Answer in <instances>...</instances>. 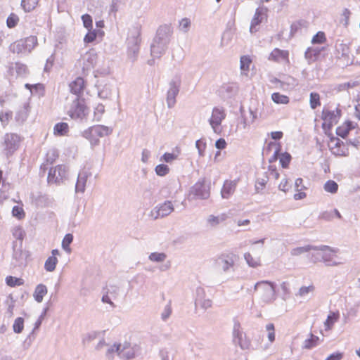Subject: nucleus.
I'll return each instance as SVG.
<instances>
[{
  "mask_svg": "<svg viewBox=\"0 0 360 360\" xmlns=\"http://www.w3.org/2000/svg\"><path fill=\"white\" fill-rule=\"evenodd\" d=\"M173 35V27L171 25H162L157 31L150 44L152 57L160 58L166 52Z\"/></svg>",
  "mask_w": 360,
  "mask_h": 360,
  "instance_id": "f257e3e1",
  "label": "nucleus"
},
{
  "mask_svg": "<svg viewBox=\"0 0 360 360\" xmlns=\"http://www.w3.org/2000/svg\"><path fill=\"white\" fill-rule=\"evenodd\" d=\"M141 41V28L139 26L134 27L127 39V56L133 62L137 59Z\"/></svg>",
  "mask_w": 360,
  "mask_h": 360,
  "instance_id": "f03ea898",
  "label": "nucleus"
},
{
  "mask_svg": "<svg viewBox=\"0 0 360 360\" xmlns=\"http://www.w3.org/2000/svg\"><path fill=\"white\" fill-rule=\"evenodd\" d=\"M112 129L104 125H94L82 132V136L89 141L91 146L99 143V138L110 134Z\"/></svg>",
  "mask_w": 360,
  "mask_h": 360,
  "instance_id": "7ed1b4c3",
  "label": "nucleus"
},
{
  "mask_svg": "<svg viewBox=\"0 0 360 360\" xmlns=\"http://www.w3.org/2000/svg\"><path fill=\"white\" fill-rule=\"evenodd\" d=\"M276 287L273 282L262 281L255 283L254 290L259 294L262 302L269 303L276 299Z\"/></svg>",
  "mask_w": 360,
  "mask_h": 360,
  "instance_id": "20e7f679",
  "label": "nucleus"
},
{
  "mask_svg": "<svg viewBox=\"0 0 360 360\" xmlns=\"http://www.w3.org/2000/svg\"><path fill=\"white\" fill-rule=\"evenodd\" d=\"M37 44L35 36H30L25 39L17 40L9 46V50L17 54H26L31 52Z\"/></svg>",
  "mask_w": 360,
  "mask_h": 360,
  "instance_id": "39448f33",
  "label": "nucleus"
},
{
  "mask_svg": "<svg viewBox=\"0 0 360 360\" xmlns=\"http://www.w3.org/2000/svg\"><path fill=\"white\" fill-rule=\"evenodd\" d=\"M189 195L193 199H207L210 195V183H206L205 178L199 179L191 188Z\"/></svg>",
  "mask_w": 360,
  "mask_h": 360,
  "instance_id": "423d86ee",
  "label": "nucleus"
},
{
  "mask_svg": "<svg viewBox=\"0 0 360 360\" xmlns=\"http://www.w3.org/2000/svg\"><path fill=\"white\" fill-rule=\"evenodd\" d=\"M181 80L179 76L174 77L169 83V89L167 92L166 103L169 108H172L176 103V97L178 96Z\"/></svg>",
  "mask_w": 360,
  "mask_h": 360,
  "instance_id": "0eeeda50",
  "label": "nucleus"
},
{
  "mask_svg": "<svg viewBox=\"0 0 360 360\" xmlns=\"http://www.w3.org/2000/svg\"><path fill=\"white\" fill-rule=\"evenodd\" d=\"M87 108L84 105L83 100H79L77 97L71 105L70 110H68L69 116L73 120H82L85 118L87 114Z\"/></svg>",
  "mask_w": 360,
  "mask_h": 360,
  "instance_id": "6e6552de",
  "label": "nucleus"
},
{
  "mask_svg": "<svg viewBox=\"0 0 360 360\" xmlns=\"http://www.w3.org/2000/svg\"><path fill=\"white\" fill-rule=\"evenodd\" d=\"M20 142V136L13 133H7L4 137V150L7 157L11 155L19 147Z\"/></svg>",
  "mask_w": 360,
  "mask_h": 360,
  "instance_id": "1a4fd4ad",
  "label": "nucleus"
},
{
  "mask_svg": "<svg viewBox=\"0 0 360 360\" xmlns=\"http://www.w3.org/2000/svg\"><path fill=\"white\" fill-rule=\"evenodd\" d=\"M68 168L65 165H59L49 169L47 181L49 184H60L67 177Z\"/></svg>",
  "mask_w": 360,
  "mask_h": 360,
  "instance_id": "9d476101",
  "label": "nucleus"
},
{
  "mask_svg": "<svg viewBox=\"0 0 360 360\" xmlns=\"http://www.w3.org/2000/svg\"><path fill=\"white\" fill-rule=\"evenodd\" d=\"M233 340L242 349H249L251 347L250 342L247 340L245 334L240 329V324L238 321H234L233 328Z\"/></svg>",
  "mask_w": 360,
  "mask_h": 360,
  "instance_id": "9b49d317",
  "label": "nucleus"
},
{
  "mask_svg": "<svg viewBox=\"0 0 360 360\" xmlns=\"http://www.w3.org/2000/svg\"><path fill=\"white\" fill-rule=\"evenodd\" d=\"M225 117L226 113L222 108L214 107L213 108L212 116L209 120V123L214 132L219 133L221 131L219 127Z\"/></svg>",
  "mask_w": 360,
  "mask_h": 360,
  "instance_id": "f8f14e48",
  "label": "nucleus"
},
{
  "mask_svg": "<svg viewBox=\"0 0 360 360\" xmlns=\"http://www.w3.org/2000/svg\"><path fill=\"white\" fill-rule=\"evenodd\" d=\"M234 255L232 254L221 255L215 260V266L218 269H221L224 272H227L230 268L234 265Z\"/></svg>",
  "mask_w": 360,
  "mask_h": 360,
  "instance_id": "ddd939ff",
  "label": "nucleus"
},
{
  "mask_svg": "<svg viewBox=\"0 0 360 360\" xmlns=\"http://www.w3.org/2000/svg\"><path fill=\"white\" fill-rule=\"evenodd\" d=\"M342 115V111L338 108L335 110H330L324 108L321 113V119L325 122H329L334 124L338 122Z\"/></svg>",
  "mask_w": 360,
  "mask_h": 360,
  "instance_id": "4468645a",
  "label": "nucleus"
},
{
  "mask_svg": "<svg viewBox=\"0 0 360 360\" xmlns=\"http://www.w3.org/2000/svg\"><path fill=\"white\" fill-rule=\"evenodd\" d=\"M326 250H332L330 246L321 245L319 246L311 245H308L303 247H297L292 249L290 253L292 256H298L305 252H308L311 250H319V251H324Z\"/></svg>",
  "mask_w": 360,
  "mask_h": 360,
  "instance_id": "2eb2a0df",
  "label": "nucleus"
},
{
  "mask_svg": "<svg viewBox=\"0 0 360 360\" xmlns=\"http://www.w3.org/2000/svg\"><path fill=\"white\" fill-rule=\"evenodd\" d=\"M139 348L136 346L131 347L129 342H124L122 345L119 352V357L122 359H131L135 357Z\"/></svg>",
  "mask_w": 360,
  "mask_h": 360,
  "instance_id": "dca6fc26",
  "label": "nucleus"
},
{
  "mask_svg": "<svg viewBox=\"0 0 360 360\" xmlns=\"http://www.w3.org/2000/svg\"><path fill=\"white\" fill-rule=\"evenodd\" d=\"M155 210L156 212L155 219H157L169 215L174 210V207L171 201L167 200L159 206H156Z\"/></svg>",
  "mask_w": 360,
  "mask_h": 360,
  "instance_id": "f3484780",
  "label": "nucleus"
},
{
  "mask_svg": "<svg viewBox=\"0 0 360 360\" xmlns=\"http://www.w3.org/2000/svg\"><path fill=\"white\" fill-rule=\"evenodd\" d=\"M91 176V173L86 171H81L77 176V182L75 184V192L76 193H84L85 191L86 184L87 179Z\"/></svg>",
  "mask_w": 360,
  "mask_h": 360,
  "instance_id": "a211bd4d",
  "label": "nucleus"
},
{
  "mask_svg": "<svg viewBox=\"0 0 360 360\" xmlns=\"http://www.w3.org/2000/svg\"><path fill=\"white\" fill-rule=\"evenodd\" d=\"M356 124L352 121L347 120L342 125L339 126L336 129V134L342 139H345L349 131L355 128Z\"/></svg>",
  "mask_w": 360,
  "mask_h": 360,
  "instance_id": "6ab92c4d",
  "label": "nucleus"
},
{
  "mask_svg": "<svg viewBox=\"0 0 360 360\" xmlns=\"http://www.w3.org/2000/svg\"><path fill=\"white\" fill-rule=\"evenodd\" d=\"M16 242H13V259L15 260L16 264L15 265H22L24 263H25L27 254L26 252H24L21 248H16Z\"/></svg>",
  "mask_w": 360,
  "mask_h": 360,
  "instance_id": "aec40b11",
  "label": "nucleus"
},
{
  "mask_svg": "<svg viewBox=\"0 0 360 360\" xmlns=\"http://www.w3.org/2000/svg\"><path fill=\"white\" fill-rule=\"evenodd\" d=\"M219 92L224 98H229L237 94L238 86L236 84H226L221 87Z\"/></svg>",
  "mask_w": 360,
  "mask_h": 360,
  "instance_id": "412c9836",
  "label": "nucleus"
},
{
  "mask_svg": "<svg viewBox=\"0 0 360 360\" xmlns=\"http://www.w3.org/2000/svg\"><path fill=\"white\" fill-rule=\"evenodd\" d=\"M85 82L83 78L78 77L70 84V91L77 96L83 93Z\"/></svg>",
  "mask_w": 360,
  "mask_h": 360,
  "instance_id": "4be33fe9",
  "label": "nucleus"
},
{
  "mask_svg": "<svg viewBox=\"0 0 360 360\" xmlns=\"http://www.w3.org/2000/svg\"><path fill=\"white\" fill-rule=\"evenodd\" d=\"M264 15V12L262 8H257L254 17L251 20V24L250 27V32L251 33H255L257 30L256 29V26L259 25L263 20V16Z\"/></svg>",
  "mask_w": 360,
  "mask_h": 360,
  "instance_id": "5701e85b",
  "label": "nucleus"
},
{
  "mask_svg": "<svg viewBox=\"0 0 360 360\" xmlns=\"http://www.w3.org/2000/svg\"><path fill=\"white\" fill-rule=\"evenodd\" d=\"M330 248L332 249L331 251L329 250H326L324 251H321L322 252L321 262H324L326 266H338L340 264V262L333 261V257L330 254V252H337L338 250L333 249L332 248Z\"/></svg>",
  "mask_w": 360,
  "mask_h": 360,
  "instance_id": "b1692460",
  "label": "nucleus"
},
{
  "mask_svg": "<svg viewBox=\"0 0 360 360\" xmlns=\"http://www.w3.org/2000/svg\"><path fill=\"white\" fill-rule=\"evenodd\" d=\"M236 184L232 181H225L221 191V195L223 198H229L234 192Z\"/></svg>",
  "mask_w": 360,
  "mask_h": 360,
  "instance_id": "393cba45",
  "label": "nucleus"
},
{
  "mask_svg": "<svg viewBox=\"0 0 360 360\" xmlns=\"http://www.w3.org/2000/svg\"><path fill=\"white\" fill-rule=\"evenodd\" d=\"M337 142L335 143V148L337 150L333 152L335 156L347 157L349 155V152L348 147H347L345 142L341 141L340 139H336Z\"/></svg>",
  "mask_w": 360,
  "mask_h": 360,
  "instance_id": "a878e982",
  "label": "nucleus"
},
{
  "mask_svg": "<svg viewBox=\"0 0 360 360\" xmlns=\"http://www.w3.org/2000/svg\"><path fill=\"white\" fill-rule=\"evenodd\" d=\"M324 48H311L309 47L304 52V57L308 60L309 63L315 61L319 56L321 51Z\"/></svg>",
  "mask_w": 360,
  "mask_h": 360,
  "instance_id": "bb28decb",
  "label": "nucleus"
},
{
  "mask_svg": "<svg viewBox=\"0 0 360 360\" xmlns=\"http://www.w3.org/2000/svg\"><path fill=\"white\" fill-rule=\"evenodd\" d=\"M288 58V52L287 51L274 49L270 53L269 59L274 61L285 60Z\"/></svg>",
  "mask_w": 360,
  "mask_h": 360,
  "instance_id": "cd10ccee",
  "label": "nucleus"
},
{
  "mask_svg": "<svg viewBox=\"0 0 360 360\" xmlns=\"http://www.w3.org/2000/svg\"><path fill=\"white\" fill-rule=\"evenodd\" d=\"M47 293V288L44 284H39L36 286L33 296L34 300L40 303L43 300V297Z\"/></svg>",
  "mask_w": 360,
  "mask_h": 360,
  "instance_id": "c85d7f7f",
  "label": "nucleus"
},
{
  "mask_svg": "<svg viewBox=\"0 0 360 360\" xmlns=\"http://www.w3.org/2000/svg\"><path fill=\"white\" fill-rule=\"evenodd\" d=\"M14 70L16 72V76H23L27 73V68L22 63H15L9 68L8 72L13 75Z\"/></svg>",
  "mask_w": 360,
  "mask_h": 360,
  "instance_id": "c756f323",
  "label": "nucleus"
},
{
  "mask_svg": "<svg viewBox=\"0 0 360 360\" xmlns=\"http://www.w3.org/2000/svg\"><path fill=\"white\" fill-rule=\"evenodd\" d=\"M69 131V126L66 122L56 123L53 127V133L56 136H65Z\"/></svg>",
  "mask_w": 360,
  "mask_h": 360,
  "instance_id": "7c9ffc66",
  "label": "nucleus"
},
{
  "mask_svg": "<svg viewBox=\"0 0 360 360\" xmlns=\"http://www.w3.org/2000/svg\"><path fill=\"white\" fill-rule=\"evenodd\" d=\"M121 347L122 344L114 343L108 349L105 356L110 360H113L115 354L119 356V352L121 349Z\"/></svg>",
  "mask_w": 360,
  "mask_h": 360,
  "instance_id": "2f4dec72",
  "label": "nucleus"
},
{
  "mask_svg": "<svg viewBox=\"0 0 360 360\" xmlns=\"http://www.w3.org/2000/svg\"><path fill=\"white\" fill-rule=\"evenodd\" d=\"M319 340V337L310 333V338L304 340L302 348L311 349L318 345Z\"/></svg>",
  "mask_w": 360,
  "mask_h": 360,
  "instance_id": "473e14b6",
  "label": "nucleus"
},
{
  "mask_svg": "<svg viewBox=\"0 0 360 360\" xmlns=\"http://www.w3.org/2000/svg\"><path fill=\"white\" fill-rule=\"evenodd\" d=\"M58 263V259L53 256H49L44 264V269L46 271L52 272L55 270L56 264Z\"/></svg>",
  "mask_w": 360,
  "mask_h": 360,
  "instance_id": "72a5a7b5",
  "label": "nucleus"
},
{
  "mask_svg": "<svg viewBox=\"0 0 360 360\" xmlns=\"http://www.w3.org/2000/svg\"><path fill=\"white\" fill-rule=\"evenodd\" d=\"M226 216L221 214L219 216L210 215L207 219V223L212 227L217 226L220 222L226 220Z\"/></svg>",
  "mask_w": 360,
  "mask_h": 360,
  "instance_id": "f704fd0d",
  "label": "nucleus"
},
{
  "mask_svg": "<svg viewBox=\"0 0 360 360\" xmlns=\"http://www.w3.org/2000/svg\"><path fill=\"white\" fill-rule=\"evenodd\" d=\"M272 101L277 104H287L289 103V98L287 96L275 92L271 94Z\"/></svg>",
  "mask_w": 360,
  "mask_h": 360,
  "instance_id": "c9c22d12",
  "label": "nucleus"
},
{
  "mask_svg": "<svg viewBox=\"0 0 360 360\" xmlns=\"http://www.w3.org/2000/svg\"><path fill=\"white\" fill-rule=\"evenodd\" d=\"M73 240V235L72 233H67L64 236L62 240V248L63 249L68 253L71 252V248L70 247V244Z\"/></svg>",
  "mask_w": 360,
  "mask_h": 360,
  "instance_id": "e433bc0d",
  "label": "nucleus"
},
{
  "mask_svg": "<svg viewBox=\"0 0 360 360\" xmlns=\"http://www.w3.org/2000/svg\"><path fill=\"white\" fill-rule=\"evenodd\" d=\"M291 160L292 156L289 153L285 152L283 153H280L279 161L283 168H288Z\"/></svg>",
  "mask_w": 360,
  "mask_h": 360,
  "instance_id": "4c0bfd02",
  "label": "nucleus"
},
{
  "mask_svg": "<svg viewBox=\"0 0 360 360\" xmlns=\"http://www.w3.org/2000/svg\"><path fill=\"white\" fill-rule=\"evenodd\" d=\"M39 0H22L21 6L26 12L32 11L37 5Z\"/></svg>",
  "mask_w": 360,
  "mask_h": 360,
  "instance_id": "58836bf2",
  "label": "nucleus"
},
{
  "mask_svg": "<svg viewBox=\"0 0 360 360\" xmlns=\"http://www.w3.org/2000/svg\"><path fill=\"white\" fill-rule=\"evenodd\" d=\"M309 103L311 109L314 110L321 105L320 96L316 92L310 93Z\"/></svg>",
  "mask_w": 360,
  "mask_h": 360,
  "instance_id": "ea45409f",
  "label": "nucleus"
},
{
  "mask_svg": "<svg viewBox=\"0 0 360 360\" xmlns=\"http://www.w3.org/2000/svg\"><path fill=\"white\" fill-rule=\"evenodd\" d=\"M324 190L330 193H336L338 190V184L333 180H328L324 184Z\"/></svg>",
  "mask_w": 360,
  "mask_h": 360,
  "instance_id": "a19ab883",
  "label": "nucleus"
},
{
  "mask_svg": "<svg viewBox=\"0 0 360 360\" xmlns=\"http://www.w3.org/2000/svg\"><path fill=\"white\" fill-rule=\"evenodd\" d=\"M6 283L10 287L20 286L24 283L22 278L8 276L6 278Z\"/></svg>",
  "mask_w": 360,
  "mask_h": 360,
  "instance_id": "79ce46f5",
  "label": "nucleus"
},
{
  "mask_svg": "<svg viewBox=\"0 0 360 360\" xmlns=\"http://www.w3.org/2000/svg\"><path fill=\"white\" fill-rule=\"evenodd\" d=\"M27 106H28V105H25L22 109L16 112L15 118L18 122L22 123L27 119L28 115Z\"/></svg>",
  "mask_w": 360,
  "mask_h": 360,
  "instance_id": "37998d69",
  "label": "nucleus"
},
{
  "mask_svg": "<svg viewBox=\"0 0 360 360\" xmlns=\"http://www.w3.org/2000/svg\"><path fill=\"white\" fill-rule=\"evenodd\" d=\"M271 146H276V148L273 154V155L270 158V159L269 160V162L270 163H272L275 161L277 160V159L279 158L280 156V153H281V144L280 143H278L276 144V143L274 142H270L268 145V149Z\"/></svg>",
  "mask_w": 360,
  "mask_h": 360,
  "instance_id": "c03bdc74",
  "label": "nucleus"
},
{
  "mask_svg": "<svg viewBox=\"0 0 360 360\" xmlns=\"http://www.w3.org/2000/svg\"><path fill=\"white\" fill-rule=\"evenodd\" d=\"M24 328V319L18 317L13 325V331L15 333H20Z\"/></svg>",
  "mask_w": 360,
  "mask_h": 360,
  "instance_id": "a18cd8bd",
  "label": "nucleus"
},
{
  "mask_svg": "<svg viewBox=\"0 0 360 360\" xmlns=\"http://www.w3.org/2000/svg\"><path fill=\"white\" fill-rule=\"evenodd\" d=\"M338 314L333 312L328 315L327 319L325 321L326 329H330L333 326L334 323L338 320Z\"/></svg>",
  "mask_w": 360,
  "mask_h": 360,
  "instance_id": "49530a36",
  "label": "nucleus"
},
{
  "mask_svg": "<svg viewBox=\"0 0 360 360\" xmlns=\"http://www.w3.org/2000/svg\"><path fill=\"white\" fill-rule=\"evenodd\" d=\"M46 310H47V309H44V312L40 315V316L39 317L37 321L35 322L34 327L32 331L28 335L25 342H27V340H29L30 342L32 341V335L34 334V330L36 329H38L40 327V326L41 325V322H42V320L44 319V316H45V314L46 313Z\"/></svg>",
  "mask_w": 360,
  "mask_h": 360,
  "instance_id": "de8ad7c7",
  "label": "nucleus"
},
{
  "mask_svg": "<svg viewBox=\"0 0 360 360\" xmlns=\"http://www.w3.org/2000/svg\"><path fill=\"white\" fill-rule=\"evenodd\" d=\"M167 255L164 252H152L149 255L148 258L152 262H162L165 261Z\"/></svg>",
  "mask_w": 360,
  "mask_h": 360,
  "instance_id": "09e8293b",
  "label": "nucleus"
},
{
  "mask_svg": "<svg viewBox=\"0 0 360 360\" xmlns=\"http://www.w3.org/2000/svg\"><path fill=\"white\" fill-rule=\"evenodd\" d=\"M155 171L157 175L164 176L169 173V168L167 165L160 164L155 167Z\"/></svg>",
  "mask_w": 360,
  "mask_h": 360,
  "instance_id": "8fccbe9b",
  "label": "nucleus"
},
{
  "mask_svg": "<svg viewBox=\"0 0 360 360\" xmlns=\"http://www.w3.org/2000/svg\"><path fill=\"white\" fill-rule=\"evenodd\" d=\"M19 21V18L17 15L14 13H11L6 20V24L8 27L13 28L15 27Z\"/></svg>",
  "mask_w": 360,
  "mask_h": 360,
  "instance_id": "3c124183",
  "label": "nucleus"
},
{
  "mask_svg": "<svg viewBox=\"0 0 360 360\" xmlns=\"http://www.w3.org/2000/svg\"><path fill=\"white\" fill-rule=\"evenodd\" d=\"M240 69L243 71L249 70L250 65L252 62L251 59L248 56H243L240 58Z\"/></svg>",
  "mask_w": 360,
  "mask_h": 360,
  "instance_id": "603ef678",
  "label": "nucleus"
},
{
  "mask_svg": "<svg viewBox=\"0 0 360 360\" xmlns=\"http://www.w3.org/2000/svg\"><path fill=\"white\" fill-rule=\"evenodd\" d=\"M111 94V89L108 85H105L103 89H99L98 92V96L102 99L108 98Z\"/></svg>",
  "mask_w": 360,
  "mask_h": 360,
  "instance_id": "864d4df0",
  "label": "nucleus"
},
{
  "mask_svg": "<svg viewBox=\"0 0 360 360\" xmlns=\"http://www.w3.org/2000/svg\"><path fill=\"white\" fill-rule=\"evenodd\" d=\"M91 30L92 29L89 30V32L86 33V34L85 35V37L84 38V41L85 43H91L96 38L97 33L98 31H97L96 30Z\"/></svg>",
  "mask_w": 360,
  "mask_h": 360,
  "instance_id": "5fc2aeb1",
  "label": "nucleus"
},
{
  "mask_svg": "<svg viewBox=\"0 0 360 360\" xmlns=\"http://www.w3.org/2000/svg\"><path fill=\"white\" fill-rule=\"evenodd\" d=\"M306 21L302 20L293 22L290 26V34H295L302 27H304Z\"/></svg>",
  "mask_w": 360,
  "mask_h": 360,
  "instance_id": "6e6d98bb",
  "label": "nucleus"
},
{
  "mask_svg": "<svg viewBox=\"0 0 360 360\" xmlns=\"http://www.w3.org/2000/svg\"><path fill=\"white\" fill-rule=\"evenodd\" d=\"M326 40V35L323 32H318L312 38L311 43L314 44H322Z\"/></svg>",
  "mask_w": 360,
  "mask_h": 360,
  "instance_id": "4d7b16f0",
  "label": "nucleus"
},
{
  "mask_svg": "<svg viewBox=\"0 0 360 360\" xmlns=\"http://www.w3.org/2000/svg\"><path fill=\"white\" fill-rule=\"evenodd\" d=\"M82 20L83 22V25L84 27L86 29H92L93 27V20L92 17L89 14H84L82 15Z\"/></svg>",
  "mask_w": 360,
  "mask_h": 360,
  "instance_id": "13d9d810",
  "label": "nucleus"
},
{
  "mask_svg": "<svg viewBox=\"0 0 360 360\" xmlns=\"http://www.w3.org/2000/svg\"><path fill=\"white\" fill-rule=\"evenodd\" d=\"M268 176L264 175L262 178H258L256 181L255 189L257 192H259V190H262L265 186L266 184L268 181Z\"/></svg>",
  "mask_w": 360,
  "mask_h": 360,
  "instance_id": "bf43d9fd",
  "label": "nucleus"
},
{
  "mask_svg": "<svg viewBox=\"0 0 360 360\" xmlns=\"http://www.w3.org/2000/svg\"><path fill=\"white\" fill-rule=\"evenodd\" d=\"M13 216L18 218V219H21L25 217V212L23 209L19 206H14L12 209Z\"/></svg>",
  "mask_w": 360,
  "mask_h": 360,
  "instance_id": "052dcab7",
  "label": "nucleus"
},
{
  "mask_svg": "<svg viewBox=\"0 0 360 360\" xmlns=\"http://www.w3.org/2000/svg\"><path fill=\"white\" fill-rule=\"evenodd\" d=\"M244 258L250 266L257 267L259 265V262L255 259L249 252L245 253Z\"/></svg>",
  "mask_w": 360,
  "mask_h": 360,
  "instance_id": "680f3d73",
  "label": "nucleus"
},
{
  "mask_svg": "<svg viewBox=\"0 0 360 360\" xmlns=\"http://www.w3.org/2000/svg\"><path fill=\"white\" fill-rule=\"evenodd\" d=\"M266 330L268 331V339L271 342L275 340V328L273 323H268L266 326Z\"/></svg>",
  "mask_w": 360,
  "mask_h": 360,
  "instance_id": "e2e57ef3",
  "label": "nucleus"
},
{
  "mask_svg": "<svg viewBox=\"0 0 360 360\" xmlns=\"http://www.w3.org/2000/svg\"><path fill=\"white\" fill-rule=\"evenodd\" d=\"M103 290H106L107 294H110L115 298L119 292V287L115 285H110L104 288Z\"/></svg>",
  "mask_w": 360,
  "mask_h": 360,
  "instance_id": "0e129e2a",
  "label": "nucleus"
},
{
  "mask_svg": "<svg viewBox=\"0 0 360 360\" xmlns=\"http://www.w3.org/2000/svg\"><path fill=\"white\" fill-rule=\"evenodd\" d=\"M250 120H249L247 117H245V116H242L243 117V127L245 128L248 125H250L251 123H252L254 122V120H255V118L257 117V115L256 114L251 110L250 109Z\"/></svg>",
  "mask_w": 360,
  "mask_h": 360,
  "instance_id": "69168bd1",
  "label": "nucleus"
},
{
  "mask_svg": "<svg viewBox=\"0 0 360 360\" xmlns=\"http://www.w3.org/2000/svg\"><path fill=\"white\" fill-rule=\"evenodd\" d=\"M195 147L198 149L199 155L204 156L206 143L203 142L201 139H198L195 141Z\"/></svg>",
  "mask_w": 360,
  "mask_h": 360,
  "instance_id": "338daca9",
  "label": "nucleus"
},
{
  "mask_svg": "<svg viewBox=\"0 0 360 360\" xmlns=\"http://www.w3.org/2000/svg\"><path fill=\"white\" fill-rule=\"evenodd\" d=\"M177 158V155L174 153H165L161 157L160 160L165 161L167 163H171L173 160Z\"/></svg>",
  "mask_w": 360,
  "mask_h": 360,
  "instance_id": "774afa93",
  "label": "nucleus"
}]
</instances>
